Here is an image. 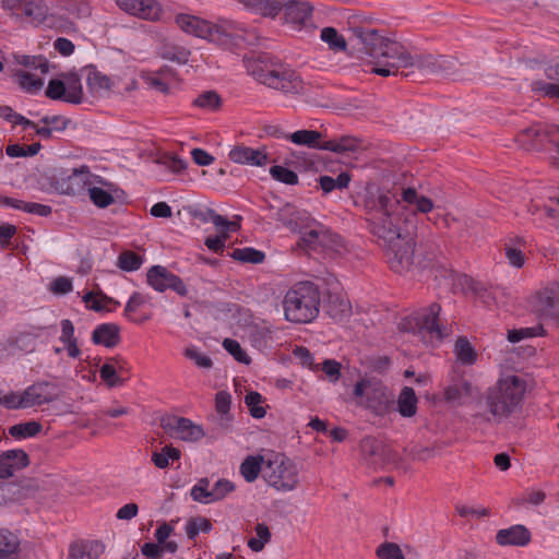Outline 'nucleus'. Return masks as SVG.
Returning <instances> with one entry per match:
<instances>
[{
    "label": "nucleus",
    "mask_w": 559,
    "mask_h": 559,
    "mask_svg": "<svg viewBox=\"0 0 559 559\" xmlns=\"http://www.w3.org/2000/svg\"><path fill=\"white\" fill-rule=\"evenodd\" d=\"M282 11H284V23L294 31H300L311 20L313 8L308 1L285 0Z\"/></svg>",
    "instance_id": "obj_15"
},
{
    "label": "nucleus",
    "mask_w": 559,
    "mask_h": 559,
    "mask_svg": "<svg viewBox=\"0 0 559 559\" xmlns=\"http://www.w3.org/2000/svg\"><path fill=\"white\" fill-rule=\"evenodd\" d=\"M14 76L20 87L28 94H36L44 85L43 79L27 71H17Z\"/></svg>",
    "instance_id": "obj_35"
},
{
    "label": "nucleus",
    "mask_w": 559,
    "mask_h": 559,
    "mask_svg": "<svg viewBox=\"0 0 559 559\" xmlns=\"http://www.w3.org/2000/svg\"><path fill=\"white\" fill-rule=\"evenodd\" d=\"M526 382L518 376L500 379L485 394L486 406L497 423L510 417L521 407Z\"/></svg>",
    "instance_id": "obj_6"
},
{
    "label": "nucleus",
    "mask_w": 559,
    "mask_h": 559,
    "mask_svg": "<svg viewBox=\"0 0 559 559\" xmlns=\"http://www.w3.org/2000/svg\"><path fill=\"white\" fill-rule=\"evenodd\" d=\"M181 457V451L173 445H165L159 452H153L152 462L156 467L164 469L169 466V461H178Z\"/></svg>",
    "instance_id": "obj_39"
},
{
    "label": "nucleus",
    "mask_w": 559,
    "mask_h": 559,
    "mask_svg": "<svg viewBox=\"0 0 559 559\" xmlns=\"http://www.w3.org/2000/svg\"><path fill=\"white\" fill-rule=\"evenodd\" d=\"M29 407L40 406L56 401L59 396L58 384L50 381H37L25 390Z\"/></svg>",
    "instance_id": "obj_18"
},
{
    "label": "nucleus",
    "mask_w": 559,
    "mask_h": 559,
    "mask_svg": "<svg viewBox=\"0 0 559 559\" xmlns=\"http://www.w3.org/2000/svg\"><path fill=\"white\" fill-rule=\"evenodd\" d=\"M228 157L231 162L241 165L250 166H265L269 162V156L264 148H252L245 145L234 146Z\"/></svg>",
    "instance_id": "obj_20"
},
{
    "label": "nucleus",
    "mask_w": 559,
    "mask_h": 559,
    "mask_svg": "<svg viewBox=\"0 0 559 559\" xmlns=\"http://www.w3.org/2000/svg\"><path fill=\"white\" fill-rule=\"evenodd\" d=\"M116 4L126 13L147 21H158L163 9L156 0H116Z\"/></svg>",
    "instance_id": "obj_14"
},
{
    "label": "nucleus",
    "mask_w": 559,
    "mask_h": 559,
    "mask_svg": "<svg viewBox=\"0 0 559 559\" xmlns=\"http://www.w3.org/2000/svg\"><path fill=\"white\" fill-rule=\"evenodd\" d=\"M21 15L27 17L36 26L45 24L49 17V8L44 0H26Z\"/></svg>",
    "instance_id": "obj_25"
},
{
    "label": "nucleus",
    "mask_w": 559,
    "mask_h": 559,
    "mask_svg": "<svg viewBox=\"0 0 559 559\" xmlns=\"http://www.w3.org/2000/svg\"><path fill=\"white\" fill-rule=\"evenodd\" d=\"M39 334L32 331H21L11 334L3 343L1 349L9 355L31 354L37 347Z\"/></svg>",
    "instance_id": "obj_17"
},
{
    "label": "nucleus",
    "mask_w": 559,
    "mask_h": 559,
    "mask_svg": "<svg viewBox=\"0 0 559 559\" xmlns=\"http://www.w3.org/2000/svg\"><path fill=\"white\" fill-rule=\"evenodd\" d=\"M1 403L7 409L31 408L25 392L11 391L1 397Z\"/></svg>",
    "instance_id": "obj_50"
},
{
    "label": "nucleus",
    "mask_w": 559,
    "mask_h": 559,
    "mask_svg": "<svg viewBox=\"0 0 559 559\" xmlns=\"http://www.w3.org/2000/svg\"><path fill=\"white\" fill-rule=\"evenodd\" d=\"M535 310L540 316H550L555 308V295L552 290L545 289L535 296Z\"/></svg>",
    "instance_id": "obj_44"
},
{
    "label": "nucleus",
    "mask_w": 559,
    "mask_h": 559,
    "mask_svg": "<svg viewBox=\"0 0 559 559\" xmlns=\"http://www.w3.org/2000/svg\"><path fill=\"white\" fill-rule=\"evenodd\" d=\"M235 484L228 479H218L212 487V500L213 502L224 499L228 493L235 490Z\"/></svg>",
    "instance_id": "obj_59"
},
{
    "label": "nucleus",
    "mask_w": 559,
    "mask_h": 559,
    "mask_svg": "<svg viewBox=\"0 0 559 559\" xmlns=\"http://www.w3.org/2000/svg\"><path fill=\"white\" fill-rule=\"evenodd\" d=\"M93 174L87 166L71 170L60 168L51 177L52 186L60 194L81 195L93 185Z\"/></svg>",
    "instance_id": "obj_8"
},
{
    "label": "nucleus",
    "mask_w": 559,
    "mask_h": 559,
    "mask_svg": "<svg viewBox=\"0 0 559 559\" xmlns=\"http://www.w3.org/2000/svg\"><path fill=\"white\" fill-rule=\"evenodd\" d=\"M532 538L530 530L522 524H514L508 528L499 530L496 534V542L500 546H526Z\"/></svg>",
    "instance_id": "obj_21"
},
{
    "label": "nucleus",
    "mask_w": 559,
    "mask_h": 559,
    "mask_svg": "<svg viewBox=\"0 0 559 559\" xmlns=\"http://www.w3.org/2000/svg\"><path fill=\"white\" fill-rule=\"evenodd\" d=\"M175 21L185 33L215 43L231 51L255 46L260 39L255 29H249L243 24L231 20L212 23L195 15L180 13L176 15Z\"/></svg>",
    "instance_id": "obj_3"
},
{
    "label": "nucleus",
    "mask_w": 559,
    "mask_h": 559,
    "mask_svg": "<svg viewBox=\"0 0 559 559\" xmlns=\"http://www.w3.org/2000/svg\"><path fill=\"white\" fill-rule=\"evenodd\" d=\"M213 528L212 523L206 518L195 516L188 520L186 524V534L190 539H194L201 532L209 533Z\"/></svg>",
    "instance_id": "obj_46"
},
{
    "label": "nucleus",
    "mask_w": 559,
    "mask_h": 559,
    "mask_svg": "<svg viewBox=\"0 0 559 559\" xmlns=\"http://www.w3.org/2000/svg\"><path fill=\"white\" fill-rule=\"evenodd\" d=\"M87 192L93 204L99 209H106L115 202L112 194L103 188L90 186Z\"/></svg>",
    "instance_id": "obj_51"
},
{
    "label": "nucleus",
    "mask_w": 559,
    "mask_h": 559,
    "mask_svg": "<svg viewBox=\"0 0 559 559\" xmlns=\"http://www.w3.org/2000/svg\"><path fill=\"white\" fill-rule=\"evenodd\" d=\"M190 50L182 46L165 45L160 48L159 56L164 60H168L178 66H183L189 62Z\"/></svg>",
    "instance_id": "obj_31"
},
{
    "label": "nucleus",
    "mask_w": 559,
    "mask_h": 559,
    "mask_svg": "<svg viewBox=\"0 0 559 559\" xmlns=\"http://www.w3.org/2000/svg\"><path fill=\"white\" fill-rule=\"evenodd\" d=\"M531 88L534 93L540 94L549 98H559V84L547 83L543 80H534L531 83Z\"/></svg>",
    "instance_id": "obj_55"
},
{
    "label": "nucleus",
    "mask_w": 559,
    "mask_h": 559,
    "mask_svg": "<svg viewBox=\"0 0 559 559\" xmlns=\"http://www.w3.org/2000/svg\"><path fill=\"white\" fill-rule=\"evenodd\" d=\"M223 347L238 361L242 364H249L250 357L242 349L238 341L233 338H225Z\"/></svg>",
    "instance_id": "obj_57"
},
{
    "label": "nucleus",
    "mask_w": 559,
    "mask_h": 559,
    "mask_svg": "<svg viewBox=\"0 0 559 559\" xmlns=\"http://www.w3.org/2000/svg\"><path fill=\"white\" fill-rule=\"evenodd\" d=\"M46 97L52 100H62L79 105L83 102V87L79 76L71 78L66 84L63 81L52 79L48 82Z\"/></svg>",
    "instance_id": "obj_12"
},
{
    "label": "nucleus",
    "mask_w": 559,
    "mask_h": 559,
    "mask_svg": "<svg viewBox=\"0 0 559 559\" xmlns=\"http://www.w3.org/2000/svg\"><path fill=\"white\" fill-rule=\"evenodd\" d=\"M405 207L390 191L367 193L364 198V217L369 233L380 246L392 243L408 229L412 214L404 213Z\"/></svg>",
    "instance_id": "obj_2"
},
{
    "label": "nucleus",
    "mask_w": 559,
    "mask_h": 559,
    "mask_svg": "<svg viewBox=\"0 0 559 559\" xmlns=\"http://www.w3.org/2000/svg\"><path fill=\"white\" fill-rule=\"evenodd\" d=\"M163 164L173 173L180 174L188 167V162L178 155H167L163 159Z\"/></svg>",
    "instance_id": "obj_64"
},
{
    "label": "nucleus",
    "mask_w": 559,
    "mask_h": 559,
    "mask_svg": "<svg viewBox=\"0 0 559 559\" xmlns=\"http://www.w3.org/2000/svg\"><path fill=\"white\" fill-rule=\"evenodd\" d=\"M270 175L273 179L289 186H295L299 181L298 175L294 170L281 165L272 166Z\"/></svg>",
    "instance_id": "obj_52"
},
{
    "label": "nucleus",
    "mask_w": 559,
    "mask_h": 559,
    "mask_svg": "<svg viewBox=\"0 0 559 559\" xmlns=\"http://www.w3.org/2000/svg\"><path fill=\"white\" fill-rule=\"evenodd\" d=\"M263 477L271 487L284 492L294 490L299 481L296 465L284 454L266 461Z\"/></svg>",
    "instance_id": "obj_7"
},
{
    "label": "nucleus",
    "mask_w": 559,
    "mask_h": 559,
    "mask_svg": "<svg viewBox=\"0 0 559 559\" xmlns=\"http://www.w3.org/2000/svg\"><path fill=\"white\" fill-rule=\"evenodd\" d=\"M185 356L193 360L194 364L200 368H211L213 365L212 359L207 355L194 348H187L185 350Z\"/></svg>",
    "instance_id": "obj_63"
},
{
    "label": "nucleus",
    "mask_w": 559,
    "mask_h": 559,
    "mask_svg": "<svg viewBox=\"0 0 559 559\" xmlns=\"http://www.w3.org/2000/svg\"><path fill=\"white\" fill-rule=\"evenodd\" d=\"M276 219L293 231L301 230L306 227V222L310 221L309 213L300 211L290 203L282 206L276 213Z\"/></svg>",
    "instance_id": "obj_23"
},
{
    "label": "nucleus",
    "mask_w": 559,
    "mask_h": 559,
    "mask_svg": "<svg viewBox=\"0 0 559 559\" xmlns=\"http://www.w3.org/2000/svg\"><path fill=\"white\" fill-rule=\"evenodd\" d=\"M92 5L88 0H73L69 11L78 19H87L92 15Z\"/></svg>",
    "instance_id": "obj_60"
},
{
    "label": "nucleus",
    "mask_w": 559,
    "mask_h": 559,
    "mask_svg": "<svg viewBox=\"0 0 559 559\" xmlns=\"http://www.w3.org/2000/svg\"><path fill=\"white\" fill-rule=\"evenodd\" d=\"M321 39L326 43L332 50H346L347 44L345 38L338 34L334 27H324L321 31Z\"/></svg>",
    "instance_id": "obj_47"
},
{
    "label": "nucleus",
    "mask_w": 559,
    "mask_h": 559,
    "mask_svg": "<svg viewBox=\"0 0 559 559\" xmlns=\"http://www.w3.org/2000/svg\"><path fill=\"white\" fill-rule=\"evenodd\" d=\"M91 340L95 345L114 348L121 341L120 328L116 323L98 324L92 332Z\"/></svg>",
    "instance_id": "obj_24"
},
{
    "label": "nucleus",
    "mask_w": 559,
    "mask_h": 559,
    "mask_svg": "<svg viewBox=\"0 0 559 559\" xmlns=\"http://www.w3.org/2000/svg\"><path fill=\"white\" fill-rule=\"evenodd\" d=\"M230 405L231 395L229 392L223 390L215 394V409L223 421L230 423L233 420Z\"/></svg>",
    "instance_id": "obj_45"
},
{
    "label": "nucleus",
    "mask_w": 559,
    "mask_h": 559,
    "mask_svg": "<svg viewBox=\"0 0 559 559\" xmlns=\"http://www.w3.org/2000/svg\"><path fill=\"white\" fill-rule=\"evenodd\" d=\"M194 106L215 111L222 105V98L215 91H206L200 94L192 103Z\"/></svg>",
    "instance_id": "obj_48"
},
{
    "label": "nucleus",
    "mask_w": 559,
    "mask_h": 559,
    "mask_svg": "<svg viewBox=\"0 0 559 559\" xmlns=\"http://www.w3.org/2000/svg\"><path fill=\"white\" fill-rule=\"evenodd\" d=\"M40 122L50 127L53 131L62 132L68 128L71 120L62 116H44Z\"/></svg>",
    "instance_id": "obj_61"
},
{
    "label": "nucleus",
    "mask_w": 559,
    "mask_h": 559,
    "mask_svg": "<svg viewBox=\"0 0 559 559\" xmlns=\"http://www.w3.org/2000/svg\"><path fill=\"white\" fill-rule=\"evenodd\" d=\"M147 301H148L147 296L143 295L140 292H133L126 304L124 311H123L124 317L128 320H130L131 322H135V323L144 322L145 320H147V318L136 319V318L132 317V313H134L141 306L145 305Z\"/></svg>",
    "instance_id": "obj_43"
},
{
    "label": "nucleus",
    "mask_w": 559,
    "mask_h": 559,
    "mask_svg": "<svg viewBox=\"0 0 559 559\" xmlns=\"http://www.w3.org/2000/svg\"><path fill=\"white\" fill-rule=\"evenodd\" d=\"M441 306L438 302H432L427 307L419 308L412 314L415 323L414 331L423 337L429 335L441 342L448 336L447 328L439 322Z\"/></svg>",
    "instance_id": "obj_10"
},
{
    "label": "nucleus",
    "mask_w": 559,
    "mask_h": 559,
    "mask_svg": "<svg viewBox=\"0 0 559 559\" xmlns=\"http://www.w3.org/2000/svg\"><path fill=\"white\" fill-rule=\"evenodd\" d=\"M86 84L92 91H109L112 86L110 78L98 71L95 66L88 67Z\"/></svg>",
    "instance_id": "obj_37"
},
{
    "label": "nucleus",
    "mask_w": 559,
    "mask_h": 559,
    "mask_svg": "<svg viewBox=\"0 0 559 559\" xmlns=\"http://www.w3.org/2000/svg\"><path fill=\"white\" fill-rule=\"evenodd\" d=\"M350 181V175L346 171H342L338 174L336 178H333L331 176H320L319 177V185L322 191L328 194L332 192L335 189H345L348 187Z\"/></svg>",
    "instance_id": "obj_36"
},
{
    "label": "nucleus",
    "mask_w": 559,
    "mask_h": 559,
    "mask_svg": "<svg viewBox=\"0 0 559 559\" xmlns=\"http://www.w3.org/2000/svg\"><path fill=\"white\" fill-rule=\"evenodd\" d=\"M19 535L8 528H0V559L16 555L20 550Z\"/></svg>",
    "instance_id": "obj_30"
},
{
    "label": "nucleus",
    "mask_w": 559,
    "mask_h": 559,
    "mask_svg": "<svg viewBox=\"0 0 559 559\" xmlns=\"http://www.w3.org/2000/svg\"><path fill=\"white\" fill-rule=\"evenodd\" d=\"M210 480L205 478H201L190 491L191 498L200 503H212V491L209 489Z\"/></svg>",
    "instance_id": "obj_49"
},
{
    "label": "nucleus",
    "mask_w": 559,
    "mask_h": 559,
    "mask_svg": "<svg viewBox=\"0 0 559 559\" xmlns=\"http://www.w3.org/2000/svg\"><path fill=\"white\" fill-rule=\"evenodd\" d=\"M405 550L404 552L395 543L385 542L377 548L376 555L378 559H405V556L413 555L411 547L406 546Z\"/></svg>",
    "instance_id": "obj_38"
},
{
    "label": "nucleus",
    "mask_w": 559,
    "mask_h": 559,
    "mask_svg": "<svg viewBox=\"0 0 559 559\" xmlns=\"http://www.w3.org/2000/svg\"><path fill=\"white\" fill-rule=\"evenodd\" d=\"M472 382L461 377L444 389V400L451 404L462 405L463 399L472 395Z\"/></svg>",
    "instance_id": "obj_26"
},
{
    "label": "nucleus",
    "mask_w": 559,
    "mask_h": 559,
    "mask_svg": "<svg viewBox=\"0 0 559 559\" xmlns=\"http://www.w3.org/2000/svg\"><path fill=\"white\" fill-rule=\"evenodd\" d=\"M393 396L382 382H374L369 385L366 394V407L378 416L389 413L393 404Z\"/></svg>",
    "instance_id": "obj_16"
},
{
    "label": "nucleus",
    "mask_w": 559,
    "mask_h": 559,
    "mask_svg": "<svg viewBox=\"0 0 559 559\" xmlns=\"http://www.w3.org/2000/svg\"><path fill=\"white\" fill-rule=\"evenodd\" d=\"M297 233L301 234L302 243L310 249H316L321 243L320 237L323 235L321 225L319 228H310L309 222H306V227H301Z\"/></svg>",
    "instance_id": "obj_53"
},
{
    "label": "nucleus",
    "mask_w": 559,
    "mask_h": 559,
    "mask_svg": "<svg viewBox=\"0 0 559 559\" xmlns=\"http://www.w3.org/2000/svg\"><path fill=\"white\" fill-rule=\"evenodd\" d=\"M360 38L364 52L373 59L370 73L377 75H397L400 69L409 68L426 74H449L455 66L452 58L443 55H411L403 45L383 37L376 29L362 32Z\"/></svg>",
    "instance_id": "obj_1"
},
{
    "label": "nucleus",
    "mask_w": 559,
    "mask_h": 559,
    "mask_svg": "<svg viewBox=\"0 0 559 559\" xmlns=\"http://www.w3.org/2000/svg\"><path fill=\"white\" fill-rule=\"evenodd\" d=\"M147 284L156 292L164 293L171 289L180 297L188 295L185 282L178 275L171 273L163 265H153L146 272Z\"/></svg>",
    "instance_id": "obj_11"
},
{
    "label": "nucleus",
    "mask_w": 559,
    "mask_h": 559,
    "mask_svg": "<svg viewBox=\"0 0 559 559\" xmlns=\"http://www.w3.org/2000/svg\"><path fill=\"white\" fill-rule=\"evenodd\" d=\"M22 211L41 217H47L51 214L52 209L47 204L23 201Z\"/></svg>",
    "instance_id": "obj_62"
},
{
    "label": "nucleus",
    "mask_w": 559,
    "mask_h": 559,
    "mask_svg": "<svg viewBox=\"0 0 559 559\" xmlns=\"http://www.w3.org/2000/svg\"><path fill=\"white\" fill-rule=\"evenodd\" d=\"M99 376L109 388L123 384V380L117 374L116 368L111 364H104L99 369Z\"/></svg>",
    "instance_id": "obj_56"
},
{
    "label": "nucleus",
    "mask_w": 559,
    "mask_h": 559,
    "mask_svg": "<svg viewBox=\"0 0 559 559\" xmlns=\"http://www.w3.org/2000/svg\"><path fill=\"white\" fill-rule=\"evenodd\" d=\"M262 401V395L255 391H251L245 396V403L249 407L250 415L255 419H261L266 415L265 407L260 406Z\"/></svg>",
    "instance_id": "obj_54"
},
{
    "label": "nucleus",
    "mask_w": 559,
    "mask_h": 559,
    "mask_svg": "<svg viewBox=\"0 0 559 559\" xmlns=\"http://www.w3.org/2000/svg\"><path fill=\"white\" fill-rule=\"evenodd\" d=\"M416 242L408 229H406L400 238L392 243L384 245L385 255L390 269L395 273H404L414 264Z\"/></svg>",
    "instance_id": "obj_9"
},
{
    "label": "nucleus",
    "mask_w": 559,
    "mask_h": 559,
    "mask_svg": "<svg viewBox=\"0 0 559 559\" xmlns=\"http://www.w3.org/2000/svg\"><path fill=\"white\" fill-rule=\"evenodd\" d=\"M320 305L319 287L312 282H299L284 296V317L292 323H310L319 316Z\"/></svg>",
    "instance_id": "obj_5"
},
{
    "label": "nucleus",
    "mask_w": 559,
    "mask_h": 559,
    "mask_svg": "<svg viewBox=\"0 0 559 559\" xmlns=\"http://www.w3.org/2000/svg\"><path fill=\"white\" fill-rule=\"evenodd\" d=\"M20 64L34 69L39 70L43 74H46L49 71V63L48 60L39 55V56H22V58L19 60Z\"/></svg>",
    "instance_id": "obj_58"
},
{
    "label": "nucleus",
    "mask_w": 559,
    "mask_h": 559,
    "mask_svg": "<svg viewBox=\"0 0 559 559\" xmlns=\"http://www.w3.org/2000/svg\"><path fill=\"white\" fill-rule=\"evenodd\" d=\"M289 139L297 145H306L310 148L323 150V142H320L321 133L316 130H298L292 133Z\"/></svg>",
    "instance_id": "obj_32"
},
{
    "label": "nucleus",
    "mask_w": 559,
    "mask_h": 559,
    "mask_svg": "<svg viewBox=\"0 0 559 559\" xmlns=\"http://www.w3.org/2000/svg\"><path fill=\"white\" fill-rule=\"evenodd\" d=\"M228 255L241 263L260 264L265 260V253L252 247L237 248Z\"/></svg>",
    "instance_id": "obj_33"
},
{
    "label": "nucleus",
    "mask_w": 559,
    "mask_h": 559,
    "mask_svg": "<svg viewBox=\"0 0 559 559\" xmlns=\"http://www.w3.org/2000/svg\"><path fill=\"white\" fill-rule=\"evenodd\" d=\"M454 352L459 361L464 365H472L477 359V354L469 341L461 336L455 342Z\"/></svg>",
    "instance_id": "obj_41"
},
{
    "label": "nucleus",
    "mask_w": 559,
    "mask_h": 559,
    "mask_svg": "<svg viewBox=\"0 0 559 559\" xmlns=\"http://www.w3.org/2000/svg\"><path fill=\"white\" fill-rule=\"evenodd\" d=\"M265 461L261 455H249L240 464V474L248 483H253L264 469Z\"/></svg>",
    "instance_id": "obj_27"
},
{
    "label": "nucleus",
    "mask_w": 559,
    "mask_h": 559,
    "mask_svg": "<svg viewBox=\"0 0 559 559\" xmlns=\"http://www.w3.org/2000/svg\"><path fill=\"white\" fill-rule=\"evenodd\" d=\"M417 396L411 386H404L397 399V411L403 417H413L417 412Z\"/></svg>",
    "instance_id": "obj_28"
},
{
    "label": "nucleus",
    "mask_w": 559,
    "mask_h": 559,
    "mask_svg": "<svg viewBox=\"0 0 559 559\" xmlns=\"http://www.w3.org/2000/svg\"><path fill=\"white\" fill-rule=\"evenodd\" d=\"M247 72L260 84L284 94L304 93L305 82L297 71L270 55L245 59Z\"/></svg>",
    "instance_id": "obj_4"
},
{
    "label": "nucleus",
    "mask_w": 559,
    "mask_h": 559,
    "mask_svg": "<svg viewBox=\"0 0 559 559\" xmlns=\"http://www.w3.org/2000/svg\"><path fill=\"white\" fill-rule=\"evenodd\" d=\"M162 427L171 436L183 441L195 442L205 436L203 428L191 419L178 416H168L162 419Z\"/></svg>",
    "instance_id": "obj_13"
},
{
    "label": "nucleus",
    "mask_w": 559,
    "mask_h": 559,
    "mask_svg": "<svg viewBox=\"0 0 559 559\" xmlns=\"http://www.w3.org/2000/svg\"><path fill=\"white\" fill-rule=\"evenodd\" d=\"M29 465V457L23 449H12L0 454V478L12 477L14 472Z\"/></svg>",
    "instance_id": "obj_19"
},
{
    "label": "nucleus",
    "mask_w": 559,
    "mask_h": 559,
    "mask_svg": "<svg viewBox=\"0 0 559 559\" xmlns=\"http://www.w3.org/2000/svg\"><path fill=\"white\" fill-rule=\"evenodd\" d=\"M43 429V426L40 423L31 420L22 424H17L14 426H11L9 428V433L14 438H32L35 437L37 433H39Z\"/></svg>",
    "instance_id": "obj_42"
},
{
    "label": "nucleus",
    "mask_w": 559,
    "mask_h": 559,
    "mask_svg": "<svg viewBox=\"0 0 559 559\" xmlns=\"http://www.w3.org/2000/svg\"><path fill=\"white\" fill-rule=\"evenodd\" d=\"M104 552L103 543L79 539L70 544L68 559H98Z\"/></svg>",
    "instance_id": "obj_22"
},
{
    "label": "nucleus",
    "mask_w": 559,
    "mask_h": 559,
    "mask_svg": "<svg viewBox=\"0 0 559 559\" xmlns=\"http://www.w3.org/2000/svg\"><path fill=\"white\" fill-rule=\"evenodd\" d=\"M144 263V257L132 250H124L118 255L117 265L124 272H135Z\"/></svg>",
    "instance_id": "obj_40"
},
{
    "label": "nucleus",
    "mask_w": 559,
    "mask_h": 559,
    "mask_svg": "<svg viewBox=\"0 0 559 559\" xmlns=\"http://www.w3.org/2000/svg\"><path fill=\"white\" fill-rule=\"evenodd\" d=\"M361 142L354 136H342L323 142L322 148L338 154L356 152L360 148Z\"/></svg>",
    "instance_id": "obj_29"
},
{
    "label": "nucleus",
    "mask_w": 559,
    "mask_h": 559,
    "mask_svg": "<svg viewBox=\"0 0 559 559\" xmlns=\"http://www.w3.org/2000/svg\"><path fill=\"white\" fill-rule=\"evenodd\" d=\"M326 312L333 320L343 321L350 316L352 307L347 300L338 296L330 297Z\"/></svg>",
    "instance_id": "obj_34"
}]
</instances>
